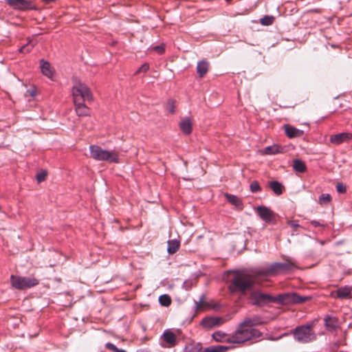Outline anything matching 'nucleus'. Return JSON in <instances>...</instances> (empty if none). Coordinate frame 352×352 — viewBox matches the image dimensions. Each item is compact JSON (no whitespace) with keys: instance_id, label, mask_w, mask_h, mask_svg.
<instances>
[{"instance_id":"f257e3e1","label":"nucleus","mask_w":352,"mask_h":352,"mask_svg":"<svg viewBox=\"0 0 352 352\" xmlns=\"http://www.w3.org/2000/svg\"><path fill=\"white\" fill-rule=\"evenodd\" d=\"M258 276L260 275L256 274V269L236 271L230 279L229 289L232 293L239 292L245 294L252 289L256 279Z\"/></svg>"},{"instance_id":"f03ea898","label":"nucleus","mask_w":352,"mask_h":352,"mask_svg":"<svg viewBox=\"0 0 352 352\" xmlns=\"http://www.w3.org/2000/svg\"><path fill=\"white\" fill-rule=\"evenodd\" d=\"M262 336V333L256 329L250 328L241 323L234 333L227 338L229 343L241 344L248 340Z\"/></svg>"},{"instance_id":"7ed1b4c3","label":"nucleus","mask_w":352,"mask_h":352,"mask_svg":"<svg viewBox=\"0 0 352 352\" xmlns=\"http://www.w3.org/2000/svg\"><path fill=\"white\" fill-rule=\"evenodd\" d=\"M295 265L291 262L273 263L267 267L256 269V274L260 276H276L281 273L291 271L295 267Z\"/></svg>"},{"instance_id":"20e7f679","label":"nucleus","mask_w":352,"mask_h":352,"mask_svg":"<svg viewBox=\"0 0 352 352\" xmlns=\"http://www.w3.org/2000/svg\"><path fill=\"white\" fill-rule=\"evenodd\" d=\"M294 338L300 343H309L316 340V334L313 330V324H303L296 327L292 331Z\"/></svg>"},{"instance_id":"39448f33","label":"nucleus","mask_w":352,"mask_h":352,"mask_svg":"<svg viewBox=\"0 0 352 352\" xmlns=\"http://www.w3.org/2000/svg\"><path fill=\"white\" fill-rule=\"evenodd\" d=\"M89 151L91 157L96 160L111 163H118L119 162L118 154L114 150L107 151L98 145H91Z\"/></svg>"},{"instance_id":"423d86ee","label":"nucleus","mask_w":352,"mask_h":352,"mask_svg":"<svg viewBox=\"0 0 352 352\" xmlns=\"http://www.w3.org/2000/svg\"><path fill=\"white\" fill-rule=\"evenodd\" d=\"M72 96L74 101L76 100L85 102V101L93 100V95L91 89L87 85L80 81L75 82L72 88Z\"/></svg>"},{"instance_id":"0eeeda50","label":"nucleus","mask_w":352,"mask_h":352,"mask_svg":"<svg viewBox=\"0 0 352 352\" xmlns=\"http://www.w3.org/2000/svg\"><path fill=\"white\" fill-rule=\"evenodd\" d=\"M10 283L14 288L23 290L37 285L39 281L34 277L11 275Z\"/></svg>"},{"instance_id":"6e6552de","label":"nucleus","mask_w":352,"mask_h":352,"mask_svg":"<svg viewBox=\"0 0 352 352\" xmlns=\"http://www.w3.org/2000/svg\"><path fill=\"white\" fill-rule=\"evenodd\" d=\"M309 299L308 296H302L293 292L280 294L274 296V302L280 305L298 304Z\"/></svg>"},{"instance_id":"1a4fd4ad","label":"nucleus","mask_w":352,"mask_h":352,"mask_svg":"<svg viewBox=\"0 0 352 352\" xmlns=\"http://www.w3.org/2000/svg\"><path fill=\"white\" fill-rule=\"evenodd\" d=\"M250 298L252 304L256 306H264L270 302H274V296L262 293L259 291L253 292L251 294Z\"/></svg>"},{"instance_id":"9d476101","label":"nucleus","mask_w":352,"mask_h":352,"mask_svg":"<svg viewBox=\"0 0 352 352\" xmlns=\"http://www.w3.org/2000/svg\"><path fill=\"white\" fill-rule=\"evenodd\" d=\"M12 9L18 11L35 10L36 7L28 0H5Z\"/></svg>"},{"instance_id":"9b49d317","label":"nucleus","mask_w":352,"mask_h":352,"mask_svg":"<svg viewBox=\"0 0 352 352\" xmlns=\"http://www.w3.org/2000/svg\"><path fill=\"white\" fill-rule=\"evenodd\" d=\"M224 321L221 317H206L201 320L200 324L204 328L211 329L221 325Z\"/></svg>"},{"instance_id":"f8f14e48","label":"nucleus","mask_w":352,"mask_h":352,"mask_svg":"<svg viewBox=\"0 0 352 352\" xmlns=\"http://www.w3.org/2000/svg\"><path fill=\"white\" fill-rule=\"evenodd\" d=\"M351 140H352V133H351L344 132L330 136V142L336 145H339L343 142H349Z\"/></svg>"},{"instance_id":"ddd939ff","label":"nucleus","mask_w":352,"mask_h":352,"mask_svg":"<svg viewBox=\"0 0 352 352\" xmlns=\"http://www.w3.org/2000/svg\"><path fill=\"white\" fill-rule=\"evenodd\" d=\"M256 211L261 219L266 223L271 222L275 217L274 213L266 206H258L257 207Z\"/></svg>"},{"instance_id":"4468645a","label":"nucleus","mask_w":352,"mask_h":352,"mask_svg":"<svg viewBox=\"0 0 352 352\" xmlns=\"http://www.w3.org/2000/svg\"><path fill=\"white\" fill-rule=\"evenodd\" d=\"M74 102L75 105L76 112L78 116L83 117L89 115L90 110L87 107V106L85 104V102L76 100V101H74Z\"/></svg>"},{"instance_id":"2eb2a0df","label":"nucleus","mask_w":352,"mask_h":352,"mask_svg":"<svg viewBox=\"0 0 352 352\" xmlns=\"http://www.w3.org/2000/svg\"><path fill=\"white\" fill-rule=\"evenodd\" d=\"M181 131L186 135H189L192 132V124L188 117H185L181 120L179 123Z\"/></svg>"},{"instance_id":"dca6fc26","label":"nucleus","mask_w":352,"mask_h":352,"mask_svg":"<svg viewBox=\"0 0 352 352\" xmlns=\"http://www.w3.org/2000/svg\"><path fill=\"white\" fill-rule=\"evenodd\" d=\"M283 128L286 135L289 138L300 137L303 134V131L296 129L289 124H285Z\"/></svg>"},{"instance_id":"f3484780","label":"nucleus","mask_w":352,"mask_h":352,"mask_svg":"<svg viewBox=\"0 0 352 352\" xmlns=\"http://www.w3.org/2000/svg\"><path fill=\"white\" fill-rule=\"evenodd\" d=\"M164 340L168 344L170 347L177 344V338L175 334L170 329H166L162 336Z\"/></svg>"},{"instance_id":"a211bd4d","label":"nucleus","mask_w":352,"mask_h":352,"mask_svg":"<svg viewBox=\"0 0 352 352\" xmlns=\"http://www.w3.org/2000/svg\"><path fill=\"white\" fill-rule=\"evenodd\" d=\"M225 197L226 198L227 201L230 203L232 205L234 206L238 210H243V204L240 198H239L237 196L226 193Z\"/></svg>"},{"instance_id":"6ab92c4d","label":"nucleus","mask_w":352,"mask_h":352,"mask_svg":"<svg viewBox=\"0 0 352 352\" xmlns=\"http://www.w3.org/2000/svg\"><path fill=\"white\" fill-rule=\"evenodd\" d=\"M41 69L43 75L48 78H52L53 76V71L49 62L44 60H41Z\"/></svg>"},{"instance_id":"aec40b11","label":"nucleus","mask_w":352,"mask_h":352,"mask_svg":"<svg viewBox=\"0 0 352 352\" xmlns=\"http://www.w3.org/2000/svg\"><path fill=\"white\" fill-rule=\"evenodd\" d=\"M284 151V148L277 144H273L268 146L265 148L264 153L266 155H276L282 153Z\"/></svg>"},{"instance_id":"412c9836","label":"nucleus","mask_w":352,"mask_h":352,"mask_svg":"<svg viewBox=\"0 0 352 352\" xmlns=\"http://www.w3.org/2000/svg\"><path fill=\"white\" fill-rule=\"evenodd\" d=\"M241 323L248 327L254 328V326L260 324L262 323V322L261 318L260 317L257 316H254L253 317L245 318L244 321Z\"/></svg>"},{"instance_id":"4be33fe9","label":"nucleus","mask_w":352,"mask_h":352,"mask_svg":"<svg viewBox=\"0 0 352 352\" xmlns=\"http://www.w3.org/2000/svg\"><path fill=\"white\" fill-rule=\"evenodd\" d=\"M180 246L179 241L177 239H172L168 241L167 252L169 254H175Z\"/></svg>"},{"instance_id":"5701e85b","label":"nucleus","mask_w":352,"mask_h":352,"mask_svg":"<svg viewBox=\"0 0 352 352\" xmlns=\"http://www.w3.org/2000/svg\"><path fill=\"white\" fill-rule=\"evenodd\" d=\"M351 293V287L348 286L339 288L336 292V296L338 298L344 299L348 298Z\"/></svg>"},{"instance_id":"b1692460","label":"nucleus","mask_w":352,"mask_h":352,"mask_svg":"<svg viewBox=\"0 0 352 352\" xmlns=\"http://www.w3.org/2000/svg\"><path fill=\"white\" fill-rule=\"evenodd\" d=\"M293 168L298 173H304L307 170L306 165L303 161L299 159H295L293 161Z\"/></svg>"},{"instance_id":"393cba45","label":"nucleus","mask_w":352,"mask_h":352,"mask_svg":"<svg viewBox=\"0 0 352 352\" xmlns=\"http://www.w3.org/2000/svg\"><path fill=\"white\" fill-rule=\"evenodd\" d=\"M208 63L205 60L198 63L197 66V72L200 77H203L208 72Z\"/></svg>"},{"instance_id":"a878e982","label":"nucleus","mask_w":352,"mask_h":352,"mask_svg":"<svg viewBox=\"0 0 352 352\" xmlns=\"http://www.w3.org/2000/svg\"><path fill=\"white\" fill-rule=\"evenodd\" d=\"M270 186L276 195H280L283 193V185L277 181H272Z\"/></svg>"},{"instance_id":"bb28decb","label":"nucleus","mask_w":352,"mask_h":352,"mask_svg":"<svg viewBox=\"0 0 352 352\" xmlns=\"http://www.w3.org/2000/svg\"><path fill=\"white\" fill-rule=\"evenodd\" d=\"M159 302L162 306L168 307L171 303V298L168 294H162L159 297Z\"/></svg>"},{"instance_id":"cd10ccee","label":"nucleus","mask_w":352,"mask_h":352,"mask_svg":"<svg viewBox=\"0 0 352 352\" xmlns=\"http://www.w3.org/2000/svg\"><path fill=\"white\" fill-rule=\"evenodd\" d=\"M274 16L270 15H266L260 19V23L263 25H270L274 21Z\"/></svg>"},{"instance_id":"c85d7f7f","label":"nucleus","mask_w":352,"mask_h":352,"mask_svg":"<svg viewBox=\"0 0 352 352\" xmlns=\"http://www.w3.org/2000/svg\"><path fill=\"white\" fill-rule=\"evenodd\" d=\"M165 109L167 112L171 114L174 113L175 109L174 100L171 99L168 100L166 103Z\"/></svg>"},{"instance_id":"c756f323","label":"nucleus","mask_w":352,"mask_h":352,"mask_svg":"<svg viewBox=\"0 0 352 352\" xmlns=\"http://www.w3.org/2000/svg\"><path fill=\"white\" fill-rule=\"evenodd\" d=\"M34 46V43L32 41H30L26 45H23L19 49V52L24 54L28 53L33 49Z\"/></svg>"},{"instance_id":"7c9ffc66","label":"nucleus","mask_w":352,"mask_h":352,"mask_svg":"<svg viewBox=\"0 0 352 352\" xmlns=\"http://www.w3.org/2000/svg\"><path fill=\"white\" fill-rule=\"evenodd\" d=\"M250 189L252 192L256 193L261 190L260 185L257 181H252L250 185Z\"/></svg>"},{"instance_id":"2f4dec72","label":"nucleus","mask_w":352,"mask_h":352,"mask_svg":"<svg viewBox=\"0 0 352 352\" xmlns=\"http://www.w3.org/2000/svg\"><path fill=\"white\" fill-rule=\"evenodd\" d=\"M105 346L107 349L113 352H126L124 349H118L115 344L111 342L106 343Z\"/></svg>"},{"instance_id":"473e14b6","label":"nucleus","mask_w":352,"mask_h":352,"mask_svg":"<svg viewBox=\"0 0 352 352\" xmlns=\"http://www.w3.org/2000/svg\"><path fill=\"white\" fill-rule=\"evenodd\" d=\"M331 201V196L329 194H322L319 197V201L321 204L329 203Z\"/></svg>"},{"instance_id":"72a5a7b5","label":"nucleus","mask_w":352,"mask_h":352,"mask_svg":"<svg viewBox=\"0 0 352 352\" xmlns=\"http://www.w3.org/2000/svg\"><path fill=\"white\" fill-rule=\"evenodd\" d=\"M225 336V333H221V331H217L212 334V338L217 342H221Z\"/></svg>"},{"instance_id":"f704fd0d","label":"nucleus","mask_w":352,"mask_h":352,"mask_svg":"<svg viewBox=\"0 0 352 352\" xmlns=\"http://www.w3.org/2000/svg\"><path fill=\"white\" fill-rule=\"evenodd\" d=\"M153 49L154 51H155L156 52H157L160 54H162L165 51L164 45H156V46L153 47Z\"/></svg>"},{"instance_id":"c9c22d12","label":"nucleus","mask_w":352,"mask_h":352,"mask_svg":"<svg viewBox=\"0 0 352 352\" xmlns=\"http://www.w3.org/2000/svg\"><path fill=\"white\" fill-rule=\"evenodd\" d=\"M336 190L339 193H344L346 192V186L342 183H338Z\"/></svg>"},{"instance_id":"e433bc0d","label":"nucleus","mask_w":352,"mask_h":352,"mask_svg":"<svg viewBox=\"0 0 352 352\" xmlns=\"http://www.w3.org/2000/svg\"><path fill=\"white\" fill-rule=\"evenodd\" d=\"M310 223L314 228L322 227L324 228L325 227V224L324 223H321L320 221H318L316 220H311Z\"/></svg>"},{"instance_id":"4c0bfd02","label":"nucleus","mask_w":352,"mask_h":352,"mask_svg":"<svg viewBox=\"0 0 352 352\" xmlns=\"http://www.w3.org/2000/svg\"><path fill=\"white\" fill-rule=\"evenodd\" d=\"M149 69V65L148 63L143 64L136 72V74L141 72H146Z\"/></svg>"},{"instance_id":"58836bf2","label":"nucleus","mask_w":352,"mask_h":352,"mask_svg":"<svg viewBox=\"0 0 352 352\" xmlns=\"http://www.w3.org/2000/svg\"><path fill=\"white\" fill-rule=\"evenodd\" d=\"M46 175H47L46 172L43 171V172L38 173L36 175V177L38 182H41L45 180Z\"/></svg>"},{"instance_id":"ea45409f","label":"nucleus","mask_w":352,"mask_h":352,"mask_svg":"<svg viewBox=\"0 0 352 352\" xmlns=\"http://www.w3.org/2000/svg\"><path fill=\"white\" fill-rule=\"evenodd\" d=\"M330 320H331V318L329 316H327L324 318V324H325V325L327 327L335 328L336 325L334 324H333L331 322H330L329 321Z\"/></svg>"},{"instance_id":"a19ab883","label":"nucleus","mask_w":352,"mask_h":352,"mask_svg":"<svg viewBox=\"0 0 352 352\" xmlns=\"http://www.w3.org/2000/svg\"><path fill=\"white\" fill-rule=\"evenodd\" d=\"M287 224L294 228L300 227L299 224L296 221H289Z\"/></svg>"},{"instance_id":"79ce46f5","label":"nucleus","mask_w":352,"mask_h":352,"mask_svg":"<svg viewBox=\"0 0 352 352\" xmlns=\"http://www.w3.org/2000/svg\"><path fill=\"white\" fill-rule=\"evenodd\" d=\"M136 352H148V351L146 349H138Z\"/></svg>"},{"instance_id":"37998d69","label":"nucleus","mask_w":352,"mask_h":352,"mask_svg":"<svg viewBox=\"0 0 352 352\" xmlns=\"http://www.w3.org/2000/svg\"><path fill=\"white\" fill-rule=\"evenodd\" d=\"M196 304H197V305H196V309H198L199 308H200V307H201V305H200L197 304V302H196Z\"/></svg>"},{"instance_id":"c03bdc74","label":"nucleus","mask_w":352,"mask_h":352,"mask_svg":"<svg viewBox=\"0 0 352 352\" xmlns=\"http://www.w3.org/2000/svg\"><path fill=\"white\" fill-rule=\"evenodd\" d=\"M340 352H347V351H340Z\"/></svg>"}]
</instances>
